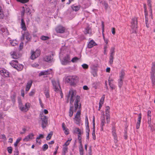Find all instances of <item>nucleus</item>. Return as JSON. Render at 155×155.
Instances as JSON below:
<instances>
[{
	"label": "nucleus",
	"instance_id": "1",
	"mask_svg": "<svg viewBox=\"0 0 155 155\" xmlns=\"http://www.w3.org/2000/svg\"><path fill=\"white\" fill-rule=\"evenodd\" d=\"M75 92L73 90H70L67 96L68 99H70V103L72 104L75 100L74 105V112H76L78 109H80L81 105L80 103V97L78 95L76 96Z\"/></svg>",
	"mask_w": 155,
	"mask_h": 155
},
{
	"label": "nucleus",
	"instance_id": "2",
	"mask_svg": "<svg viewBox=\"0 0 155 155\" xmlns=\"http://www.w3.org/2000/svg\"><path fill=\"white\" fill-rule=\"evenodd\" d=\"M66 80L71 85H74L78 82L79 78L77 76H69L67 77Z\"/></svg>",
	"mask_w": 155,
	"mask_h": 155
},
{
	"label": "nucleus",
	"instance_id": "3",
	"mask_svg": "<svg viewBox=\"0 0 155 155\" xmlns=\"http://www.w3.org/2000/svg\"><path fill=\"white\" fill-rule=\"evenodd\" d=\"M10 64L14 68L18 71H21L23 69V65L21 64H18L17 61L12 60L10 63Z\"/></svg>",
	"mask_w": 155,
	"mask_h": 155
},
{
	"label": "nucleus",
	"instance_id": "4",
	"mask_svg": "<svg viewBox=\"0 0 155 155\" xmlns=\"http://www.w3.org/2000/svg\"><path fill=\"white\" fill-rule=\"evenodd\" d=\"M52 83L53 86V89L55 92H58L61 89L59 81L58 80H52Z\"/></svg>",
	"mask_w": 155,
	"mask_h": 155
},
{
	"label": "nucleus",
	"instance_id": "5",
	"mask_svg": "<svg viewBox=\"0 0 155 155\" xmlns=\"http://www.w3.org/2000/svg\"><path fill=\"white\" fill-rule=\"evenodd\" d=\"M40 53L41 51L39 49H37L35 51H31V59L32 60L35 59L40 55Z\"/></svg>",
	"mask_w": 155,
	"mask_h": 155
},
{
	"label": "nucleus",
	"instance_id": "6",
	"mask_svg": "<svg viewBox=\"0 0 155 155\" xmlns=\"http://www.w3.org/2000/svg\"><path fill=\"white\" fill-rule=\"evenodd\" d=\"M21 104H20V110L22 111L26 112L29 110L31 104L28 102H27L25 104L24 106L23 105L21 106Z\"/></svg>",
	"mask_w": 155,
	"mask_h": 155
},
{
	"label": "nucleus",
	"instance_id": "7",
	"mask_svg": "<svg viewBox=\"0 0 155 155\" xmlns=\"http://www.w3.org/2000/svg\"><path fill=\"white\" fill-rule=\"evenodd\" d=\"M41 118V126L43 129L45 128L47 126L48 124V118L46 116H43Z\"/></svg>",
	"mask_w": 155,
	"mask_h": 155
},
{
	"label": "nucleus",
	"instance_id": "8",
	"mask_svg": "<svg viewBox=\"0 0 155 155\" xmlns=\"http://www.w3.org/2000/svg\"><path fill=\"white\" fill-rule=\"evenodd\" d=\"M55 30L57 33H63L64 32L65 28L61 25H58L55 28Z\"/></svg>",
	"mask_w": 155,
	"mask_h": 155
},
{
	"label": "nucleus",
	"instance_id": "9",
	"mask_svg": "<svg viewBox=\"0 0 155 155\" xmlns=\"http://www.w3.org/2000/svg\"><path fill=\"white\" fill-rule=\"evenodd\" d=\"M70 56L69 55H67L64 58L63 60L62 61V64L64 65H66L68 63L70 62Z\"/></svg>",
	"mask_w": 155,
	"mask_h": 155
},
{
	"label": "nucleus",
	"instance_id": "10",
	"mask_svg": "<svg viewBox=\"0 0 155 155\" xmlns=\"http://www.w3.org/2000/svg\"><path fill=\"white\" fill-rule=\"evenodd\" d=\"M25 37L26 39L28 41H29L31 39V37L30 35L27 31L25 32L24 34H22L21 39L23 40H24Z\"/></svg>",
	"mask_w": 155,
	"mask_h": 155
},
{
	"label": "nucleus",
	"instance_id": "11",
	"mask_svg": "<svg viewBox=\"0 0 155 155\" xmlns=\"http://www.w3.org/2000/svg\"><path fill=\"white\" fill-rule=\"evenodd\" d=\"M34 134L33 133H31L26 136L23 139L24 141L27 142L33 139L34 138Z\"/></svg>",
	"mask_w": 155,
	"mask_h": 155
},
{
	"label": "nucleus",
	"instance_id": "12",
	"mask_svg": "<svg viewBox=\"0 0 155 155\" xmlns=\"http://www.w3.org/2000/svg\"><path fill=\"white\" fill-rule=\"evenodd\" d=\"M142 118V114L140 113L138 115V117L137 118V121L136 124V127L137 129H138L140 128V123L141 122V120Z\"/></svg>",
	"mask_w": 155,
	"mask_h": 155
},
{
	"label": "nucleus",
	"instance_id": "13",
	"mask_svg": "<svg viewBox=\"0 0 155 155\" xmlns=\"http://www.w3.org/2000/svg\"><path fill=\"white\" fill-rule=\"evenodd\" d=\"M0 73L2 76H4L6 77L9 76V73L6 70L3 68L1 69L0 70Z\"/></svg>",
	"mask_w": 155,
	"mask_h": 155
},
{
	"label": "nucleus",
	"instance_id": "14",
	"mask_svg": "<svg viewBox=\"0 0 155 155\" xmlns=\"http://www.w3.org/2000/svg\"><path fill=\"white\" fill-rule=\"evenodd\" d=\"M131 24V27L132 28H137V18H132Z\"/></svg>",
	"mask_w": 155,
	"mask_h": 155
},
{
	"label": "nucleus",
	"instance_id": "15",
	"mask_svg": "<svg viewBox=\"0 0 155 155\" xmlns=\"http://www.w3.org/2000/svg\"><path fill=\"white\" fill-rule=\"evenodd\" d=\"M93 130L92 131V135L93 137V138L94 140H95L96 139V137L95 134V117H94L93 118Z\"/></svg>",
	"mask_w": 155,
	"mask_h": 155
},
{
	"label": "nucleus",
	"instance_id": "16",
	"mask_svg": "<svg viewBox=\"0 0 155 155\" xmlns=\"http://www.w3.org/2000/svg\"><path fill=\"white\" fill-rule=\"evenodd\" d=\"M32 83V81L31 80H30L27 82L26 86L25 91L28 92L29 91L31 87Z\"/></svg>",
	"mask_w": 155,
	"mask_h": 155
},
{
	"label": "nucleus",
	"instance_id": "17",
	"mask_svg": "<svg viewBox=\"0 0 155 155\" xmlns=\"http://www.w3.org/2000/svg\"><path fill=\"white\" fill-rule=\"evenodd\" d=\"M112 135L114 139V141L115 143H117L118 140L117 135L116 132V130H113L112 131Z\"/></svg>",
	"mask_w": 155,
	"mask_h": 155
},
{
	"label": "nucleus",
	"instance_id": "18",
	"mask_svg": "<svg viewBox=\"0 0 155 155\" xmlns=\"http://www.w3.org/2000/svg\"><path fill=\"white\" fill-rule=\"evenodd\" d=\"M97 45V44L93 40H91L87 45V47L88 48H91L94 46Z\"/></svg>",
	"mask_w": 155,
	"mask_h": 155
},
{
	"label": "nucleus",
	"instance_id": "19",
	"mask_svg": "<svg viewBox=\"0 0 155 155\" xmlns=\"http://www.w3.org/2000/svg\"><path fill=\"white\" fill-rule=\"evenodd\" d=\"M44 60L48 62H51L52 61L53 58L51 55L45 56L44 58Z\"/></svg>",
	"mask_w": 155,
	"mask_h": 155
},
{
	"label": "nucleus",
	"instance_id": "20",
	"mask_svg": "<svg viewBox=\"0 0 155 155\" xmlns=\"http://www.w3.org/2000/svg\"><path fill=\"white\" fill-rule=\"evenodd\" d=\"M12 58L14 59H17L20 57V55L16 52L13 51L11 52Z\"/></svg>",
	"mask_w": 155,
	"mask_h": 155
},
{
	"label": "nucleus",
	"instance_id": "21",
	"mask_svg": "<svg viewBox=\"0 0 155 155\" xmlns=\"http://www.w3.org/2000/svg\"><path fill=\"white\" fill-rule=\"evenodd\" d=\"M21 29L24 30L26 31L27 28L25 25V24L23 19H21Z\"/></svg>",
	"mask_w": 155,
	"mask_h": 155
},
{
	"label": "nucleus",
	"instance_id": "22",
	"mask_svg": "<svg viewBox=\"0 0 155 155\" xmlns=\"http://www.w3.org/2000/svg\"><path fill=\"white\" fill-rule=\"evenodd\" d=\"M51 71V69L48 70L47 71H43L41 72L39 74V76H41L42 75H46L49 74L50 72Z\"/></svg>",
	"mask_w": 155,
	"mask_h": 155
},
{
	"label": "nucleus",
	"instance_id": "23",
	"mask_svg": "<svg viewBox=\"0 0 155 155\" xmlns=\"http://www.w3.org/2000/svg\"><path fill=\"white\" fill-rule=\"evenodd\" d=\"M125 73L123 70H121L119 73V79L124 80Z\"/></svg>",
	"mask_w": 155,
	"mask_h": 155
},
{
	"label": "nucleus",
	"instance_id": "24",
	"mask_svg": "<svg viewBox=\"0 0 155 155\" xmlns=\"http://www.w3.org/2000/svg\"><path fill=\"white\" fill-rule=\"evenodd\" d=\"M151 70V75H154L155 74V63H152Z\"/></svg>",
	"mask_w": 155,
	"mask_h": 155
},
{
	"label": "nucleus",
	"instance_id": "25",
	"mask_svg": "<svg viewBox=\"0 0 155 155\" xmlns=\"http://www.w3.org/2000/svg\"><path fill=\"white\" fill-rule=\"evenodd\" d=\"M100 83L98 81H96L93 83L92 84V87L95 89H97L99 86Z\"/></svg>",
	"mask_w": 155,
	"mask_h": 155
},
{
	"label": "nucleus",
	"instance_id": "26",
	"mask_svg": "<svg viewBox=\"0 0 155 155\" xmlns=\"http://www.w3.org/2000/svg\"><path fill=\"white\" fill-rule=\"evenodd\" d=\"M73 109L74 107L73 106H71L70 107L69 111V115L70 117H72L73 115V114L74 113Z\"/></svg>",
	"mask_w": 155,
	"mask_h": 155
},
{
	"label": "nucleus",
	"instance_id": "27",
	"mask_svg": "<svg viewBox=\"0 0 155 155\" xmlns=\"http://www.w3.org/2000/svg\"><path fill=\"white\" fill-rule=\"evenodd\" d=\"M71 8L73 11L77 12L79 10L80 6V5L75 6L73 5L72 6Z\"/></svg>",
	"mask_w": 155,
	"mask_h": 155
},
{
	"label": "nucleus",
	"instance_id": "28",
	"mask_svg": "<svg viewBox=\"0 0 155 155\" xmlns=\"http://www.w3.org/2000/svg\"><path fill=\"white\" fill-rule=\"evenodd\" d=\"M84 33L85 34H91V29L89 27H87L84 31Z\"/></svg>",
	"mask_w": 155,
	"mask_h": 155
},
{
	"label": "nucleus",
	"instance_id": "29",
	"mask_svg": "<svg viewBox=\"0 0 155 155\" xmlns=\"http://www.w3.org/2000/svg\"><path fill=\"white\" fill-rule=\"evenodd\" d=\"M105 99V95H103L102 97H101L99 102V105L102 106L103 104H104V102Z\"/></svg>",
	"mask_w": 155,
	"mask_h": 155
},
{
	"label": "nucleus",
	"instance_id": "30",
	"mask_svg": "<svg viewBox=\"0 0 155 155\" xmlns=\"http://www.w3.org/2000/svg\"><path fill=\"white\" fill-rule=\"evenodd\" d=\"M80 146H79V150L80 153L81 155H83V147L82 143H79Z\"/></svg>",
	"mask_w": 155,
	"mask_h": 155
},
{
	"label": "nucleus",
	"instance_id": "31",
	"mask_svg": "<svg viewBox=\"0 0 155 155\" xmlns=\"http://www.w3.org/2000/svg\"><path fill=\"white\" fill-rule=\"evenodd\" d=\"M10 42L11 44L13 46H15L16 45L18 44V43L17 41L16 40H10Z\"/></svg>",
	"mask_w": 155,
	"mask_h": 155
},
{
	"label": "nucleus",
	"instance_id": "32",
	"mask_svg": "<svg viewBox=\"0 0 155 155\" xmlns=\"http://www.w3.org/2000/svg\"><path fill=\"white\" fill-rule=\"evenodd\" d=\"M102 4L104 6L105 10H107L109 7L107 2L105 1H104Z\"/></svg>",
	"mask_w": 155,
	"mask_h": 155
},
{
	"label": "nucleus",
	"instance_id": "33",
	"mask_svg": "<svg viewBox=\"0 0 155 155\" xmlns=\"http://www.w3.org/2000/svg\"><path fill=\"white\" fill-rule=\"evenodd\" d=\"M118 86L120 88L123 84V80L118 79Z\"/></svg>",
	"mask_w": 155,
	"mask_h": 155
},
{
	"label": "nucleus",
	"instance_id": "34",
	"mask_svg": "<svg viewBox=\"0 0 155 155\" xmlns=\"http://www.w3.org/2000/svg\"><path fill=\"white\" fill-rule=\"evenodd\" d=\"M151 79L152 85H155V75H151Z\"/></svg>",
	"mask_w": 155,
	"mask_h": 155
},
{
	"label": "nucleus",
	"instance_id": "35",
	"mask_svg": "<svg viewBox=\"0 0 155 155\" xmlns=\"http://www.w3.org/2000/svg\"><path fill=\"white\" fill-rule=\"evenodd\" d=\"M44 94L47 98H48L50 97L49 90L48 89H47L45 90Z\"/></svg>",
	"mask_w": 155,
	"mask_h": 155
},
{
	"label": "nucleus",
	"instance_id": "36",
	"mask_svg": "<svg viewBox=\"0 0 155 155\" xmlns=\"http://www.w3.org/2000/svg\"><path fill=\"white\" fill-rule=\"evenodd\" d=\"M147 123L149 124V127L151 128L152 125L151 124V117H148Z\"/></svg>",
	"mask_w": 155,
	"mask_h": 155
},
{
	"label": "nucleus",
	"instance_id": "37",
	"mask_svg": "<svg viewBox=\"0 0 155 155\" xmlns=\"http://www.w3.org/2000/svg\"><path fill=\"white\" fill-rule=\"evenodd\" d=\"M110 107L109 106H107L106 107L105 109V115H110Z\"/></svg>",
	"mask_w": 155,
	"mask_h": 155
},
{
	"label": "nucleus",
	"instance_id": "38",
	"mask_svg": "<svg viewBox=\"0 0 155 155\" xmlns=\"http://www.w3.org/2000/svg\"><path fill=\"white\" fill-rule=\"evenodd\" d=\"M114 47H111L110 50V56H114Z\"/></svg>",
	"mask_w": 155,
	"mask_h": 155
},
{
	"label": "nucleus",
	"instance_id": "39",
	"mask_svg": "<svg viewBox=\"0 0 155 155\" xmlns=\"http://www.w3.org/2000/svg\"><path fill=\"white\" fill-rule=\"evenodd\" d=\"M105 123V118L104 116L103 118H102L101 120V127H103Z\"/></svg>",
	"mask_w": 155,
	"mask_h": 155
},
{
	"label": "nucleus",
	"instance_id": "40",
	"mask_svg": "<svg viewBox=\"0 0 155 155\" xmlns=\"http://www.w3.org/2000/svg\"><path fill=\"white\" fill-rule=\"evenodd\" d=\"M44 137L43 135L41 134H40L39 136L37 137L36 138V141L37 143H38L39 144H41V142H38V140L40 139V138H43Z\"/></svg>",
	"mask_w": 155,
	"mask_h": 155
},
{
	"label": "nucleus",
	"instance_id": "41",
	"mask_svg": "<svg viewBox=\"0 0 155 155\" xmlns=\"http://www.w3.org/2000/svg\"><path fill=\"white\" fill-rule=\"evenodd\" d=\"M114 59V56H110L109 62L110 64H112L113 63V60Z\"/></svg>",
	"mask_w": 155,
	"mask_h": 155
},
{
	"label": "nucleus",
	"instance_id": "42",
	"mask_svg": "<svg viewBox=\"0 0 155 155\" xmlns=\"http://www.w3.org/2000/svg\"><path fill=\"white\" fill-rule=\"evenodd\" d=\"M81 111L80 110L78 111L76 114L75 118H80Z\"/></svg>",
	"mask_w": 155,
	"mask_h": 155
},
{
	"label": "nucleus",
	"instance_id": "43",
	"mask_svg": "<svg viewBox=\"0 0 155 155\" xmlns=\"http://www.w3.org/2000/svg\"><path fill=\"white\" fill-rule=\"evenodd\" d=\"M35 89H32L29 93V95L30 96H33L35 94Z\"/></svg>",
	"mask_w": 155,
	"mask_h": 155
},
{
	"label": "nucleus",
	"instance_id": "44",
	"mask_svg": "<svg viewBox=\"0 0 155 155\" xmlns=\"http://www.w3.org/2000/svg\"><path fill=\"white\" fill-rule=\"evenodd\" d=\"M109 84L112 90L114 89L116 87V86L113 83H109Z\"/></svg>",
	"mask_w": 155,
	"mask_h": 155
},
{
	"label": "nucleus",
	"instance_id": "45",
	"mask_svg": "<svg viewBox=\"0 0 155 155\" xmlns=\"http://www.w3.org/2000/svg\"><path fill=\"white\" fill-rule=\"evenodd\" d=\"M22 138L21 137L18 138L16 142L14 143V145L15 147H16L17 146L18 143L21 140Z\"/></svg>",
	"mask_w": 155,
	"mask_h": 155
},
{
	"label": "nucleus",
	"instance_id": "46",
	"mask_svg": "<svg viewBox=\"0 0 155 155\" xmlns=\"http://www.w3.org/2000/svg\"><path fill=\"white\" fill-rule=\"evenodd\" d=\"M71 139L68 140L63 145L64 146H65L67 147H68V146L69 145L71 141Z\"/></svg>",
	"mask_w": 155,
	"mask_h": 155
},
{
	"label": "nucleus",
	"instance_id": "47",
	"mask_svg": "<svg viewBox=\"0 0 155 155\" xmlns=\"http://www.w3.org/2000/svg\"><path fill=\"white\" fill-rule=\"evenodd\" d=\"M85 123L86 127H88V126H89V122L88 117L87 116H86L85 117Z\"/></svg>",
	"mask_w": 155,
	"mask_h": 155
},
{
	"label": "nucleus",
	"instance_id": "48",
	"mask_svg": "<svg viewBox=\"0 0 155 155\" xmlns=\"http://www.w3.org/2000/svg\"><path fill=\"white\" fill-rule=\"evenodd\" d=\"M40 38L42 40H46L49 39V38L48 37L45 36H41Z\"/></svg>",
	"mask_w": 155,
	"mask_h": 155
},
{
	"label": "nucleus",
	"instance_id": "49",
	"mask_svg": "<svg viewBox=\"0 0 155 155\" xmlns=\"http://www.w3.org/2000/svg\"><path fill=\"white\" fill-rule=\"evenodd\" d=\"M79 60V58L77 57H74L72 58L71 61L73 63H75L77 62Z\"/></svg>",
	"mask_w": 155,
	"mask_h": 155
},
{
	"label": "nucleus",
	"instance_id": "50",
	"mask_svg": "<svg viewBox=\"0 0 155 155\" xmlns=\"http://www.w3.org/2000/svg\"><path fill=\"white\" fill-rule=\"evenodd\" d=\"M52 135V132L48 134V136L46 137V140H49L51 138Z\"/></svg>",
	"mask_w": 155,
	"mask_h": 155
},
{
	"label": "nucleus",
	"instance_id": "51",
	"mask_svg": "<svg viewBox=\"0 0 155 155\" xmlns=\"http://www.w3.org/2000/svg\"><path fill=\"white\" fill-rule=\"evenodd\" d=\"M48 148V146L46 144H44L42 146V149L43 151L46 150Z\"/></svg>",
	"mask_w": 155,
	"mask_h": 155
},
{
	"label": "nucleus",
	"instance_id": "52",
	"mask_svg": "<svg viewBox=\"0 0 155 155\" xmlns=\"http://www.w3.org/2000/svg\"><path fill=\"white\" fill-rule=\"evenodd\" d=\"M68 147H67L65 146H63V147L62 149V151L64 152H65L66 153L68 152Z\"/></svg>",
	"mask_w": 155,
	"mask_h": 155
},
{
	"label": "nucleus",
	"instance_id": "53",
	"mask_svg": "<svg viewBox=\"0 0 155 155\" xmlns=\"http://www.w3.org/2000/svg\"><path fill=\"white\" fill-rule=\"evenodd\" d=\"M106 116V119L107 120V124H109L110 122V115H105Z\"/></svg>",
	"mask_w": 155,
	"mask_h": 155
},
{
	"label": "nucleus",
	"instance_id": "54",
	"mask_svg": "<svg viewBox=\"0 0 155 155\" xmlns=\"http://www.w3.org/2000/svg\"><path fill=\"white\" fill-rule=\"evenodd\" d=\"M80 129L79 128L75 127L73 129V132L74 133H78V132L79 131Z\"/></svg>",
	"mask_w": 155,
	"mask_h": 155
},
{
	"label": "nucleus",
	"instance_id": "55",
	"mask_svg": "<svg viewBox=\"0 0 155 155\" xmlns=\"http://www.w3.org/2000/svg\"><path fill=\"white\" fill-rule=\"evenodd\" d=\"M16 96L14 94L11 96V100L13 103H14L15 101Z\"/></svg>",
	"mask_w": 155,
	"mask_h": 155
},
{
	"label": "nucleus",
	"instance_id": "56",
	"mask_svg": "<svg viewBox=\"0 0 155 155\" xmlns=\"http://www.w3.org/2000/svg\"><path fill=\"white\" fill-rule=\"evenodd\" d=\"M81 136V134H78V139L79 143H82Z\"/></svg>",
	"mask_w": 155,
	"mask_h": 155
},
{
	"label": "nucleus",
	"instance_id": "57",
	"mask_svg": "<svg viewBox=\"0 0 155 155\" xmlns=\"http://www.w3.org/2000/svg\"><path fill=\"white\" fill-rule=\"evenodd\" d=\"M82 68L84 69H87L88 68V66L86 64H84L82 65Z\"/></svg>",
	"mask_w": 155,
	"mask_h": 155
},
{
	"label": "nucleus",
	"instance_id": "58",
	"mask_svg": "<svg viewBox=\"0 0 155 155\" xmlns=\"http://www.w3.org/2000/svg\"><path fill=\"white\" fill-rule=\"evenodd\" d=\"M7 151L8 153L11 154L12 153V148L11 147H8L7 148Z\"/></svg>",
	"mask_w": 155,
	"mask_h": 155
},
{
	"label": "nucleus",
	"instance_id": "59",
	"mask_svg": "<svg viewBox=\"0 0 155 155\" xmlns=\"http://www.w3.org/2000/svg\"><path fill=\"white\" fill-rule=\"evenodd\" d=\"M17 1L20 2H21L23 3H25L28 2V0H16Z\"/></svg>",
	"mask_w": 155,
	"mask_h": 155
},
{
	"label": "nucleus",
	"instance_id": "60",
	"mask_svg": "<svg viewBox=\"0 0 155 155\" xmlns=\"http://www.w3.org/2000/svg\"><path fill=\"white\" fill-rule=\"evenodd\" d=\"M74 119L76 121V123L78 124H80V118H74Z\"/></svg>",
	"mask_w": 155,
	"mask_h": 155
},
{
	"label": "nucleus",
	"instance_id": "61",
	"mask_svg": "<svg viewBox=\"0 0 155 155\" xmlns=\"http://www.w3.org/2000/svg\"><path fill=\"white\" fill-rule=\"evenodd\" d=\"M63 130L64 131V133L66 135H67L69 134L68 130L67 128Z\"/></svg>",
	"mask_w": 155,
	"mask_h": 155
},
{
	"label": "nucleus",
	"instance_id": "62",
	"mask_svg": "<svg viewBox=\"0 0 155 155\" xmlns=\"http://www.w3.org/2000/svg\"><path fill=\"white\" fill-rule=\"evenodd\" d=\"M39 103L40 104L41 107L42 108H43L44 105L42 103V101H41V100L40 99V98H39Z\"/></svg>",
	"mask_w": 155,
	"mask_h": 155
},
{
	"label": "nucleus",
	"instance_id": "63",
	"mask_svg": "<svg viewBox=\"0 0 155 155\" xmlns=\"http://www.w3.org/2000/svg\"><path fill=\"white\" fill-rule=\"evenodd\" d=\"M147 115L148 117H151V111L150 110H149L147 112Z\"/></svg>",
	"mask_w": 155,
	"mask_h": 155
},
{
	"label": "nucleus",
	"instance_id": "64",
	"mask_svg": "<svg viewBox=\"0 0 155 155\" xmlns=\"http://www.w3.org/2000/svg\"><path fill=\"white\" fill-rule=\"evenodd\" d=\"M111 31L112 34L114 35L115 34V28H112L111 29Z\"/></svg>",
	"mask_w": 155,
	"mask_h": 155
}]
</instances>
